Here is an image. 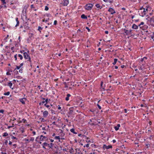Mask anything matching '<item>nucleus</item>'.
Here are the masks:
<instances>
[{
	"label": "nucleus",
	"mask_w": 154,
	"mask_h": 154,
	"mask_svg": "<svg viewBox=\"0 0 154 154\" xmlns=\"http://www.w3.org/2000/svg\"><path fill=\"white\" fill-rule=\"evenodd\" d=\"M86 29H87V30H88V32H90L91 30H90V29H89V28L88 27H86Z\"/></svg>",
	"instance_id": "obj_43"
},
{
	"label": "nucleus",
	"mask_w": 154,
	"mask_h": 154,
	"mask_svg": "<svg viewBox=\"0 0 154 154\" xmlns=\"http://www.w3.org/2000/svg\"><path fill=\"white\" fill-rule=\"evenodd\" d=\"M6 75H10L11 74L9 72H6Z\"/></svg>",
	"instance_id": "obj_52"
},
{
	"label": "nucleus",
	"mask_w": 154,
	"mask_h": 154,
	"mask_svg": "<svg viewBox=\"0 0 154 154\" xmlns=\"http://www.w3.org/2000/svg\"><path fill=\"white\" fill-rule=\"evenodd\" d=\"M26 119H22V121H21L20 122V123H21L22 122H23V123H25L26 121Z\"/></svg>",
	"instance_id": "obj_35"
},
{
	"label": "nucleus",
	"mask_w": 154,
	"mask_h": 154,
	"mask_svg": "<svg viewBox=\"0 0 154 154\" xmlns=\"http://www.w3.org/2000/svg\"><path fill=\"white\" fill-rule=\"evenodd\" d=\"M32 133V134H33V135H35L36 134L35 132V131H33Z\"/></svg>",
	"instance_id": "obj_63"
},
{
	"label": "nucleus",
	"mask_w": 154,
	"mask_h": 154,
	"mask_svg": "<svg viewBox=\"0 0 154 154\" xmlns=\"http://www.w3.org/2000/svg\"><path fill=\"white\" fill-rule=\"evenodd\" d=\"M56 117L55 116H54L52 120H56Z\"/></svg>",
	"instance_id": "obj_59"
},
{
	"label": "nucleus",
	"mask_w": 154,
	"mask_h": 154,
	"mask_svg": "<svg viewBox=\"0 0 154 154\" xmlns=\"http://www.w3.org/2000/svg\"><path fill=\"white\" fill-rule=\"evenodd\" d=\"M1 1L3 3V4H6V2H5V0H1Z\"/></svg>",
	"instance_id": "obj_45"
},
{
	"label": "nucleus",
	"mask_w": 154,
	"mask_h": 154,
	"mask_svg": "<svg viewBox=\"0 0 154 154\" xmlns=\"http://www.w3.org/2000/svg\"><path fill=\"white\" fill-rule=\"evenodd\" d=\"M86 141L87 142H91V141L88 138H87V139Z\"/></svg>",
	"instance_id": "obj_54"
},
{
	"label": "nucleus",
	"mask_w": 154,
	"mask_h": 154,
	"mask_svg": "<svg viewBox=\"0 0 154 154\" xmlns=\"http://www.w3.org/2000/svg\"><path fill=\"white\" fill-rule=\"evenodd\" d=\"M4 112V110L3 109H1L0 110V113H3Z\"/></svg>",
	"instance_id": "obj_46"
},
{
	"label": "nucleus",
	"mask_w": 154,
	"mask_h": 154,
	"mask_svg": "<svg viewBox=\"0 0 154 154\" xmlns=\"http://www.w3.org/2000/svg\"><path fill=\"white\" fill-rule=\"evenodd\" d=\"M8 85L9 86L10 88H11L12 85V84L11 82H9L8 84Z\"/></svg>",
	"instance_id": "obj_30"
},
{
	"label": "nucleus",
	"mask_w": 154,
	"mask_h": 154,
	"mask_svg": "<svg viewBox=\"0 0 154 154\" xmlns=\"http://www.w3.org/2000/svg\"><path fill=\"white\" fill-rule=\"evenodd\" d=\"M145 8H143V7H142L141 8H140V11H141L143 10H144V9H145Z\"/></svg>",
	"instance_id": "obj_53"
},
{
	"label": "nucleus",
	"mask_w": 154,
	"mask_h": 154,
	"mask_svg": "<svg viewBox=\"0 0 154 154\" xmlns=\"http://www.w3.org/2000/svg\"><path fill=\"white\" fill-rule=\"evenodd\" d=\"M11 138L12 139H16V138L14 136H12Z\"/></svg>",
	"instance_id": "obj_61"
},
{
	"label": "nucleus",
	"mask_w": 154,
	"mask_h": 154,
	"mask_svg": "<svg viewBox=\"0 0 154 154\" xmlns=\"http://www.w3.org/2000/svg\"><path fill=\"white\" fill-rule=\"evenodd\" d=\"M51 113H52V114H55V111L54 110H53V109H51Z\"/></svg>",
	"instance_id": "obj_42"
},
{
	"label": "nucleus",
	"mask_w": 154,
	"mask_h": 154,
	"mask_svg": "<svg viewBox=\"0 0 154 154\" xmlns=\"http://www.w3.org/2000/svg\"><path fill=\"white\" fill-rule=\"evenodd\" d=\"M108 11L110 12L111 14H113L116 13L114 10L112 8H109L108 10Z\"/></svg>",
	"instance_id": "obj_6"
},
{
	"label": "nucleus",
	"mask_w": 154,
	"mask_h": 154,
	"mask_svg": "<svg viewBox=\"0 0 154 154\" xmlns=\"http://www.w3.org/2000/svg\"><path fill=\"white\" fill-rule=\"evenodd\" d=\"M144 59H143V58H142L141 59V60H140V61L141 62H142L144 60Z\"/></svg>",
	"instance_id": "obj_62"
},
{
	"label": "nucleus",
	"mask_w": 154,
	"mask_h": 154,
	"mask_svg": "<svg viewBox=\"0 0 154 154\" xmlns=\"http://www.w3.org/2000/svg\"><path fill=\"white\" fill-rule=\"evenodd\" d=\"M16 20L17 22L16 25H15V27H17L19 25V24L20 23L19 21L18 20V18L16 17Z\"/></svg>",
	"instance_id": "obj_16"
},
{
	"label": "nucleus",
	"mask_w": 154,
	"mask_h": 154,
	"mask_svg": "<svg viewBox=\"0 0 154 154\" xmlns=\"http://www.w3.org/2000/svg\"><path fill=\"white\" fill-rule=\"evenodd\" d=\"M69 1L68 0H64L63 5L64 6H67L69 4Z\"/></svg>",
	"instance_id": "obj_10"
},
{
	"label": "nucleus",
	"mask_w": 154,
	"mask_h": 154,
	"mask_svg": "<svg viewBox=\"0 0 154 154\" xmlns=\"http://www.w3.org/2000/svg\"><path fill=\"white\" fill-rule=\"evenodd\" d=\"M17 54H16L14 56V58H15V60H17Z\"/></svg>",
	"instance_id": "obj_41"
},
{
	"label": "nucleus",
	"mask_w": 154,
	"mask_h": 154,
	"mask_svg": "<svg viewBox=\"0 0 154 154\" xmlns=\"http://www.w3.org/2000/svg\"><path fill=\"white\" fill-rule=\"evenodd\" d=\"M71 95L70 94H68L66 95V97L65 98V100L66 101H68L69 100V97L71 96Z\"/></svg>",
	"instance_id": "obj_19"
},
{
	"label": "nucleus",
	"mask_w": 154,
	"mask_h": 154,
	"mask_svg": "<svg viewBox=\"0 0 154 154\" xmlns=\"http://www.w3.org/2000/svg\"><path fill=\"white\" fill-rule=\"evenodd\" d=\"M22 71H23V69H20V70H19V72L20 73H22Z\"/></svg>",
	"instance_id": "obj_56"
},
{
	"label": "nucleus",
	"mask_w": 154,
	"mask_h": 154,
	"mask_svg": "<svg viewBox=\"0 0 154 154\" xmlns=\"http://www.w3.org/2000/svg\"><path fill=\"white\" fill-rule=\"evenodd\" d=\"M10 94V92L9 91H8L6 93H4V94L6 96L9 95Z\"/></svg>",
	"instance_id": "obj_28"
},
{
	"label": "nucleus",
	"mask_w": 154,
	"mask_h": 154,
	"mask_svg": "<svg viewBox=\"0 0 154 154\" xmlns=\"http://www.w3.org/2000/svg\"><path fill=\"white\" fill-rule=\"evenodd\" d=\"M105 32L106 34H108L109 32L108 31H105Z\"/></svg>",
	"instance_id": "obj_64"
},
{
	"label": "nucleus",
	"mask_w": 154,
	"mask_h": 154,
	"mask_svg": "<svg viewBox=\"0 0 154 154\" xmlns=\"http://www.w3.org/2000/svg\"><path fill=\"white\" fill-rule=\"evenodd\" d=\"M18 57H20V59L21 60H22L23 59V56L20 54H19L18 55Z\"/></svg>",
	"instance_id": "obj_32"
},
{
	"label": "nucleus",
	"mask_w": 154,
	"mask_h": 154,
	"mask_svg": "<svg viewBox=\"0 0 154 154\" xmlns=\"http://www.w3.org/2000/svg\"><path fill=\"white\" fill-rule=\"evenodd\" d=\"M103 81H101V84H100L101 88H102L103 89V90L104 91L105 90V89H104V88H103Z\"/></svg>",
	"instance_id": "obj_24"
},
{
	"label": "nucleus",
	"mask_w": 154,
	"mask_h": 154,
	"mask_svg": "<svg viewBox=\"0 0 154 154\" xmlns=\"http://www.w3.org/2000/svg\"><path fill=\"white\" fill-rule=\"evenodd\" d=\"M150 21L151 22L153 21L154 23V16L150 18Z\"/></svg>",
	"instance_id": "obj_31"
},
{
	"label": "nucleus",
	"mask_w": 154,
	"mask_h": 154,
	"mask_svg": "<svg viewBox=\"0 0 154 154\" xmlns=\"http://www.w3.org/2000/svg\"><path fill=\"white\" fill-rule=\"evenodd\" d=\"M82 152L80 151L79 149H76V152L75 154H82Z\"/></svg>",
	"instance_id": "obj_13"
},
{
	"label": "nucleus",
	"mask_w": 154,
	"mask_h": 154,
	"mask_svg": "<svg viewBox=\"0 0 154 154\" xmlns=\"http://www.w3.org/2000/svg\"><path fill=\"white\" fill-rule=\"evenodd\" d=\"M81 17L82 19H86L87 18V16H85L84 14H82L81 16Z\"/></svg>",
	"instance_id": "obj_21"
},
{
	"label": "nucleus",
	"mask_w": 154,
	"mask_h": 154,
	"mask_svg": "<svg viewBox=\"0 0 154 154\" xmlns=\"http://www.w3.org/2000/svg\"><path fill=\"white\" fill-rule=\"evenodd\" d=\"M70 131L72 133L74 134H77V132L76 131H75V129L73 128L70 129Z\"/></svg>",
	"instance_id": "obj_18"
},
{
	"label": "nucleus",
	"mask_w": 154,
	"mask_h": 154,
	"mask_svg": "<svg viewBox=\"0 0 154 154\" xmlns=\"http://www.w3.org/2000/svg\"><path fill=\"white\" fill-rule=\"evenodd\" d=\"M120 125L119 124H118L117 125V126H115L114 128L116 131H118L119 129V127H120Z\"/></svg>",
	"instance_id": "obj_17"
},
{
	"label": "nucleus",
	"mask_w": 154,
	"mask_h": 154,
	"mask_svg": "<svg viewBox=\"0 0 154 154\" xmlns=\"http://www.w3.org/2000/svg\"><path fill=\"white\" fill-rule=\"evenodd\" d=\"M93 6V5L92 4H88L85 5V8L88 10H91L92 9Z\"/></svg>",
	"instance_id": "obj_2"
},
{
	"label": "nucleus",
	"mask_w": 154,
	"mask_h": 154,
	"mask_svg": "<svg viewBox=\"0 0 154 154\" xmlns=\"http://www.w3.org/2000/svg\"><path fill=\"white\" fill-rule=\"evenodd\" d=\"M112 148V146L111 145H108V146H107L105 144H104L103 146V149H108L110 148Z\"/></svg>",
	"instance_id": "obj_5"
},
{
	"label": "nucleus",
	"mask_w": 154,
	"mask_h": 154,
	"mask_svg": "<svg viewBox=\"0 0 154 154\" xmlns=\"http://www.w3.org/2000/svg\"><path fill=\"white\" fill-rule=\"evenodd\" d=\"M26 100V99L25 98H21L20 99V101L23 104H25V100Z\"/></svg>",
	"instance_id": "obj_8"
},
{
	"label": "nucleus",
	"mask_w": 154,
	"mask_h": 154,
	"mask_svg": "<svg viewBox=\"0 0 154 154\" xmlns=\"http://www.w3.org/2000/svg\"><path fill=\"white\" fill-rule=\"evenodd\" d=\"M8 134L7 132H5L2 135L3 137H6L8 136Z\"/></svg>",
	"instance_id": "obj_29"
},
{
	"label": "nucleus",
	"mask_w": 154,
	"mask_h": 154,
	"mask_svg": "<svg viewBox=\"0 0 154 154\" xmlns=\"http://www.w3.org/2000/svg\"><path fill=\"white\" fill-rule=\"evenodd\" d=\"M95 6L97 8H100V9H101L102 8V6L100 5L99 4H96L95 5Z\"/></svg>",
	"instance_id": "obj_22"
},
{
	"label": "nucleus",
	"mask_w": 154,
	"mask_h": 154,
	"mask_svg": "<svg viewBox=\"0 0 154 154\" xmlns=\"http://www.w3.org/2000/svg\"><path fill=\"white\" fill-rule=\"evenodd\" d=\"M45 102H46V103H47L48 102V98H47V99H46L45 100Z\"/></svg>",
	"instance_id": "obj_50"
},
{
	"label": "nucleus",
	"mask_w": 154,
	"mask_h": 154,
	"mask_svg": "<svg viewBox=\"0 0 154 154\" xmlns=\"http://www.w3.org/2000/svg\"><path fill=\"white\" fill-rule=\"evenodd\" d=\"M49 20V19L48 18V19L45 20V19H44L42 20V21L43 22H47L48 21V20Z\"/></svg>",
	"instance_id": "obj_36"
},
{
	"label": "nucleus",
	"mask_w": 154,
	"mask_h": 154,
	"mask_svg": "<svg viewBox=\"0 0 154 154\" xmlns=\"http://www.w3.org/2000/svg\"><path fill=\"white\" fill-rule=\"evenodd\" d=\"M48 115V112L47 111H45L43 113V116L44 117L46 118Z\"/></svg>",
	"instance_id": "obj_9"
},
{
	"label": "nucleus",
	"mask_w": 154,
	"mask_h": 154,
	"mask_svg": "<svg viewBox=\"0 0 154 154\" xmlns=\"http://www.w3.org/2000/svg\"><path fill=\"white\" fill-rule=\"evenodd\" d=\"M57 21L56 20H55L54 22V25H56L57 24Z\"/></svg>",
	"instance_id": "obj_49"
},
{
	"label": "nucleus",
	"mask_w": 154,
	"mask_h": 154,
	"mask_svg": "<svg viewBox=\"0 0 154 154\" xmlns=\"http://www.w3.org/2000/svg\"><path fill=\"white\" fill-rule=\"evenodd\" d=\"M148 11V9H145L144 10L141 11H140L139 12V14L140 15L143 17L144 15H145L147 13V12Z\"/></svg>",
	"instance_id": "obj_1"
},
{
	"label": "nucleus",
	"mask_w": 154,
	"mask_h": 154,
	"mask_svg": "<svg viewBox=\"0 0 154 154\" xmlns=\"http://www.w3.org/2000/svg\"><path fill=\"white\" fill-rule=\"evenodd\" d=\"M82 32H83V31H81L80 29H78L77 30V34H80V33Z\"/></svg>",
	"instance_id": "obj_26"
},
{
	"label": "nucleus",
	"mask_w": 154,
	"mask_h": 154,
	"mask_svg": "<svg viewBox=\"0 0 154 154\" xmlns=\"http://www.w3.org/2000/svg\"><path fill=\"white\" fill-rule=\"evenodd\" d=\"M53 145H54V144L53 143H50V144H49V147L50 148H52Z\"/></svg>",
	"instance_id": "obj_27"
},
{
	"label": "nucleus",
	"mask_w": 154,
	"mask_h": 154,
	"mask_svg": "<svg viewBox=\"0 0 154 154\" xmlns=\"http://www.w3.org/2000/svg\"><path fill=\"white\" fill-rule=\"evenodd\" d=\"M144 24V22H141V23H140V24H139V25H138V26H140V28H141L142 27V26H141V25H143Z\"/></svg>",
	"instance_id": "obj_33"
},
{
	"label": "nucleus",
	"mask_w": 154,
	"mask_h": 154,
	"mask_svg": "<svg viewBox=\"0 0 154 154\" xmlns=\"http://www.w3.org/2000/svg\"><path fill=\"white\" fill-rule=\"evenodd\" d=\"M24 58L26 59H29L28 61L30 62H31V58L29 55L26 52H24L23 53Z\"/></svg>",
	"instance_id": "obj_3"
},
{
	"label": "nucleus",
	"mask_w": 154,
	"mask_h": 154,
	"mask_svg": "<svg viewBox=\"0 0 154 154\" xmlns=\"http://www.w3.org/2000/svg\"><path fill=\"white\" fill-rule=\"evenodd\" d=\"M132 31V30L131 29L129 30H128L126 29H124V31L125 33V35H128L131 34Z\"/></svg>",
	"instance_id": "obj_4"
},
{
	"label": "nucleus",
	"mask_w": 154,
	"mask_h": 154,
	"mask_svg": "<svg viewBox=\"0 0 154 154\" xmlns=\"http://www.w3.org/2000/svg\"><path fill=\"white\" fill-rule=\"evenodd\" d=\"M20 68V66H16V68L15 69V70L17 69H19Z\"/></svg>",
	"instance_id": "obj_44"
},
{
	"label": "nucleus",
	"mask_w": 154,
	"mask_h": 154,
	"mask_svg": "<svg viewBox=\"0 0 154 154\" xmlns=\"http://www.w3.org/2000/svg\"><path fill=\"white\" fill-rule=\"evenodd\" d=\"M148 28V26L147 25H145L141 28L143 30H146Z\"/></svg>",
	"instance_id": "obj_12"
},
{
	"label": "nucleus",
	"mask_w": 154,
	"mask_h": 154,
	"mask_svg": "<svg viewBox=\"0 0 154 154\" xmlns=\"http://www.w3.org/2000/svg\"><path fill=\"white\" fill-rule=\"evenodd\" d=\"M45 106L47 108H48L50 106L49 105H47L46 103H45L44 104Z\"/></svg>",
	"instance_id": "obj_47"
},
{
	"label": "nucleus",
	"mask_w": 154,
	"mask_h": 154,
	"mask_svg": "<svg viewBox=\"0 0 154 154\" xmlns=\"http://www.w3.org/2000/svg\"><path fill=\"white\" fill-rule=\"evenodd\" d=\"M42 145H43V148H44L45 149L46 148L45 147V146H49V144L45 142L43 143Z\"/></svg>",
	"instance_id": "obj_15"
},
{
	"label": "nucleus",
	"mask_w": 154,
	"mask_h": 154,
	"mask_svg": "<svg viewBox=\"0 0 154 154\" xmlns=\"http://www.w3.org/2000/svg\"><path fill=\"white\" fill-rule=\"evenodd\" d=\"M117 61H118V59H116V58L114 59V62L112 63V64L113 65H115L116 64V62Z\"/></svg>",
	"instance_id": "obj_25"
},
{
	"label": "nucleus",
	"mask_w": 154,
	"mask_h": 154,
	"mask_svg": "<svg viewBox=\"0 0 154 154\" xmlns=\"http://www.w3.org/2000/svg\"><path fill=\"white\" fill-rule=\"evenodd\" d=\"M89 144H86L85 145H84V147H88H88H89Z\"/></svg>",
	"instance_id": "obj_40"
},
{
	"label": "nucleus",
	"mask_w": 154,
	"mask_h": 154,
	"mask_svg": "<svg viewBox=\"0 0 154 154\" xmlns=\"http://www.w3.org/2000/svg\"><path fill=\"white\" fill-rule=\"evenodd\" d=\"M31 8H34V5H31Z\"/></svg>",
	"instance_id": "obj_57"
},
{
	"label": "nucleus",
	"mask_w": 154,
	"mask_h": 154,
	"mask_svg": "<svg viewBox=\"0 0 154 154\" xmlns=\"http://www.w3.org/2000/svg\"><path fill=\"white\" fill-rule=\"evenodd\" d=\"M138 26H137V25H136L135 24H133L132 25V28L133 29H137L138 28Z\"/></svg>",
	"instance_id": "obj_11"
},
{
	"label": "nucleus",
	"mask_w": 154,
	"mask_h": 154,
	"mask_svg": "<svg viewBox=\"0 0 154 154\" xmlns=\"http://www.w3.org/2000/svg\"><path fill=\"white\" fill-rule=\"evenodd\" d=\"M25 28L26 30L29 29V27L28 26H25Z\"/></svg>",
	"instance_id": "obj_38"
},
{
	"label": "nucleus",
	"mask_w": 154,
	"mask_h": 154,
	"mask_svg": "<svg viewBox=\"0 0 154 154\" xmlns=\"http://www.w3.org/2000/svg\"><path fill=\"white\" fill-rule=\"evenodd\" d=\"M14 126H8V129H10V128H12V127H13Z\"/></svg>",
	"instance_id": "obj_55"
},
{
	"label": "nucleus",
	"mask_w": 154,
	"mask_h": 154,
	"mask_svg": "<svg viewBox=\"0 0 154 154\" xmlns=\"http://www.w3.org/2000/svg\"><path fill=\"white\" fill-rule=\"evenodd\" d=\"M97 106L99 109H101V107L98 104H97Z\"/></svg>",
	"instance_id": "obj_48"
},
{
	"label": "nucleus",
	"mask_w": 154,
	"mask_h": 154,
	"mask_svg": "<svg viewBox=\"0 0 154 154\" xmlns=\"http://www.w3.org/2000/svg\"><path fill=\"white\" fill-rule=\"evenodd\" d=\"M40 140L41 141H43L44 140V139H47V137L45 136H43V135H41L40 136L39 138Z\"/></svg>",
	"instance_id": "obj_7"
},
{
	"label": "nucleus",
	"mask_w": 154,
	"mask_h": 154,
	"mask_svg": "<svg viewBox=\"0 0 154 154\" xmlns=\"http://www.w3.org/2000/svg\"><path fill=\"white\" fill-rule=\"evenodd\" d=\"M23 63H21L20 64V66H19L20 67H21L22 66H23Z\"/></svg>",
	"instance_id": "obj_60"
},
{
	"label": "nucleus",
	"mask_w": 154,
	"mask_h": 154,
	"mask_svg": "<svg viewBox=\"0 0 154 154\" xmlns=\"http://www.w3.org/2000/svg\"><path fill=\"white\" fill-rule=\"evenodd\" d=\"M45 11H48L49 9V8L47 6H46L45 7Z\"/></svg>",
	"instance_id": "obj_37"
},
{
	"label": "nucleus",
	"mask_w": 154,
	"mask_h": 154,
	"mask_svg": "<svg viewBox=\"0 0 154 154\" xmlns=\"http://www.w3.org/2000/svg\"><path fill=\"white\" fill-rule=\"evenodd\" d=\"M34 140V138L33 137H31L30 138V141H33Z\"/></svg>",
	"instance_id": "obj_39"
},
{
	"label": "nucleus",
	"mask_w": 154,
	"mask_h": 154,
	"mask_svg": "<svg viewBox=\"0 0 154 154\" xmlns=\"http://www.w3.org/2000/svg\"><path fill=\"white\" fill-rule=\"evenodd\" d=\"M55 139L59 140V141L60 142V137L59 136H56L54 137Z\"/></svg>",
	"instance_id": "obj_23"
},
{
	"label": "nucleus",
	"mask_w": 154,
	"mask_h": 154,
	"mask_svg": "<svg viewBox=\"0 0 154 154\" xmlns=\"http://www.w3.org/2000/svg\"><path fill=\"white\" fill-rule=\"evenodd\" d=\"M113 0H103V1L105 2H109L110 3H112L113 2Z\"/></svg>",
	"instance_id": "obj_20"
},
{
	"label": "nucleus",
	"mask_w": 154,
	"mask_h": 154,
	"mask_svg": "<svg viewBox=\"0 0 154 154\" xmlns=\"http://www.w3.org/2000/svg\"><path fill=\"white\" fill-rule=\"evenodd\" d=\"M90 111L92 112L93 113H94V112L95 110H94L91 109L90 110Z\"/></svg>",
	"instance_id": "obj_58"
},
{
	"label": "nucleus",
	"mask_w": 154,
	"mask_h": 154,
	"mask_svg": "<svg viewBox=\"0 0 154 154\" xmlns=\"http://www.w3.org/2000/svg\"><path fill=\"white\" fill-rule=\"evenodd\" d=\"M42 28L40 26H38V31H39L40 32H41V30H42Z\"/></svg>",
	"instance_id": "obj_34"
},
{
	"label": "nucleus",
	"mask_w": 154,
	"mask_h": 154,
	"mask_svg": "<svg viewBox=\"0 0 154 154\" xmlns=\"http://www.w3.org/2000/svg\"><path fill=\"white\" fill-rule=\"evenodd\" d=\"M24 23L25 24V26H28V23L27 22H26Z\"/></svg>",
	"instance_id": "obj_51"
},
{
	"label": "nucleus",
	"mask_w": 154,
	"mask_h": 154,
	"mask_svg": "<svg viewBox=\"0 0 154 154\" xmlns=\"http://www.w3.org/2000/svg\"><path fill=\"white\" fill-rule=\"evenodd\" d=\"M29 38L31 40L34 39V37L33 36V34L32 33H29Z\"/></svg>",
	"instance_id": "obj_14"
}]
</instances>
